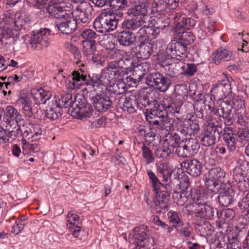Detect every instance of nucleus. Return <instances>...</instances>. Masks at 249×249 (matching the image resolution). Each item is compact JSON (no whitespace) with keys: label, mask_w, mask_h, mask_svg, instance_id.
<instances>
[{"label":"nucleus","mask_w":249,"mask_h":249,"mask_svg":"<svg viewBox=\"0 0 249 249\" xmlns=\"http://www.w3.org/2000/svg\"><path fill=\"white\" fill-rule=\"evenodd\" d=\"M46 10L50 16L55 18L54 27L61 34L69 35L75 31L77 28V21L70 10L56 3H50Z\"/></svg>","instance_id":"nucleus-1"},{"label":"nucleus","mask_w":249,"mask_h":249,"mask_svg":"<svg viewBox=\"0 0 249 249\" xmlns=\"http://www.w3.org/2000/svg\"><path fill=\"white\" fill-rule=\"evenodd\" d=\"M71 76L72 89H79L82 86L86 85L90 92L94 91L102 92L104 90L107 89L110 82L108 75H102L99 78L91 77L89 75H87L82 69L73 71Z\"/></svg>","instance_id":"nucleus-2"},{"label":"nucleus","mask_w":249,"mask_h":249,"mask_svg":"<svg viewBox=\"0 0 249 249\" xmlns=\"http://www.w3.org/2000/svg\"><path fill=\"white\" fill-rule=\"evenodd\" d=\"M123 15L121 11L103 9L94 21V28L97 32L103 34L113 31L117 29L120 18Z\"/></svg>","instance_id":"nucleus-3"},{"label":"nucleus","mask_w":249,"mask_h":249,"mask_svg":"<svg viewBox=\"0 0 249 249\" xmlns=\"http://www.w3.org/2000/svg\"><path fill=\"white\" fill-rule=\"evenodd\" d=\"M172 19L174 23L172 26V32L174 35H180L178 39L187 47L194 42L195 36L191 32L186 31L195 26L196 21L191 18L182 17L180 13L173 15Z\"/></svg>","instance_id":"nucleus-4"},{"label":"nucleus","mask_w":249,"mask_h":249,"mask_svg":"<svg viewBox=\"0 0 249 249\" xmlns=\"http://www.w3.org/2000/svg\"><path fill=\"white\" fill-rule=\"evenodd\" d=\"M215 121V119L212 116L208 117L206 128L201 139L202 144L205 146L214 145L220 138L223 129L218 122L216 124Z\"/></svg>","instance_id":"nucleus-5"},{"label":"nucleus","mask_w":249,"mask_h":249,"mask_svg":"<svg viewBox=\"0 0 249 249\" xmlns=\"http://www.w3.org/2000/svg\"><path fill=\"white\" fill-rule=\"evenodd\" d=\"M72 103V94L67 93L57 101L52 98L49 100L46 108V116L51 120H55L62 115L61 108H67Z\"/></svg>","instance_id":"nucleus-6"},{"label":"nucleus","mask_w":249,"mask_h":249,"mask_svg":"<svg viewBox=\"0 0 249 249\" xmlns=\"http://www.w3.org/2000/svg\"><path fill=\"white\" fill-rule=\"evenodd\" d=\"M200 148V144L196 139H183L176 149V153L179 158H189L196 154Z\"/></svg>","instance_id":"nucleus-7"},{"label":"nucleus","mask_w":249,"mask_h":249,"mask_svg":"<svg viewBox=\"0 0 249 249\" xmlns=\"http://www.w3.org/2000/svg\"><path fill=\"white\" fill-rule=\"evenodd\" d=\"M68 107V112L75 118L82 120L90 117L92 114L93 109L91 105L84 99L81 101L78 100L73 101L72 100V103Z\"/></svg>","instance_id":"nucleus-8"},{"label":"nucleus","mask_w":249,"mask_h":249,"mask_svg":"<svg viewBox=\"0 0 249 249\" xmlns=\"http://www.w3.org/2000/svg\"><path fill=\"white\" fill-rule=\"evenodd\" d=\"M234 83L231 77L225 75L224 77L218 81L211 89L214 99L220 100L226 98L231 92V86Z\"/></svg>","instance_id":"nucleus-9"},{"label":"nucleus","mask_w":249,"mask_h":249,"mask_svg":"<svg viewBox=\"0 0 249 249\" xmlns=\"http://www.w3.org/2000/svg\"><path fill=\"white\" fill-rule=\"evenodd\" d=\"M225 176V172L219 167L211 169L209 172L208 178L205 181L207 189L211 193L217 194L221 188L222 179Z\"/></svg>","instance_id":"nucleus-10"},{"label":"nucleus","mask_w":249,"mask_h":249,"mask_svg":"<svg viewBox=\"0 0 249 249\" xmlns=\"http://www.w3.org/2000/svg\"><path fill=\"white\" fill-rule=\"evenodd\" d=\"M50 30L42 28L37 32H33L29 40L31 48L34 50L41 51L47 47L50 40L49 38Z\"/></svg>","instance_id":"nucleus-11"},{"label":"nucleus","mask_w":249,"mask_h":249,"mask_svg":"<svg viewBox=\"0 0 249 249\" xmlns=\"http://www.w3.org/2000/svg\"><path fill=\"white\" fill-rule=\"evenodd\" d=\"M145 82L148 86L163 92L168 90L171 84L169 78L158 72L148 74L145 78Z\"/></svg>","instance_id":"nucleus-12"},{"label":"nucleus","mask_w":249,"mask_h":249,"mask_svg":"<svg viewBox=\"0 0 249 249\" xmlns=\"http://www.w3.org/2000/svg\"><path fill=\"white\" fill-rule=\"evenodd\" d=\"M139 37L142 40L138 42V44L131 49L132 53L138 58L147 59L152 54V44L146 39L147 36L141 35Z\"/></svg>","instance_id":"nucleus-13"},{"label":"nucleus","mask_w":249,"mask_h":249,"mask_svg":"<svg viewBox=\"0 0 249 249\" xmlns=\"http://www.w3.org/2000/svg\"><path fill=\"white\" fill-rule=\"evenodd\" d=\"M93 11V6L89 2L78 4L73 13L77 24L79 23H89L91 19Z\"/></svg>","instance_id":"nucleus-14"},{"label":"nucleus","mask_w":249,"mask_h":249,"mask_svg":"<svg viewBox=\"0 0 249 249\" xmlns=\"http://www.w3.org/2000/svg\"><path fill=\"white\" fill-rule=\"evenodd\" d=\"M179 5V0H154L151 5V12L164 14L176 9Z\"/></svg>","instance_id":"nucleus-15"},{"label":"nucleus","mask_w":249,"mask_h":249,"mask_svg":"<svg viewBox=\"0 0 249 249\" xmlns=\"http://www.w3.org/2000/svg\"><path fill=\"white\" fill-rule=\"evenodd\" d=\"M232 109V106L230 104L229 100H227L222 102L216 110H213L211 112L213 115L223 118L226 125H230L233 123L232 118L234 116Z\"/></svg>","instance_id":"nucleus-16"},{"label":"nucleus","mask_w":249,"mask_h":249,"mask_svg":"<svg viewBox=\"0 0 249 249\" xmlns=\"http://www.w3.org/2000/svg\"><path fill=\"white\" fill-rule=\"evenodd\" d=\"M235 193L232 186L228 181L227 184L222 186L217 199L220 205L223 207H228L234 201Z\"/></svg>","instance_id":"nucleus-17"},{"label":"nucleus","mask_w":249,"mask_h":249,"mask_svg":"<svg viewBox=\"0 0 249 249\" xmlns=\"http://www.w3.org/2000/svg\"><path fill=\"white\" fill-rule=\"evenodd\" d=\"M164 105L165 106L167 117L171 114L178 118L179 117V114L183 113V103L181 100L166 96L164 97Z\"/></svg>","instance_id":"nucleus-18"},{"label":"nucleus","mask_w":249,"mask_h":249,"mask_svg":"<svg viewBox=\"0 0 249 249\" xmlns=\"http://www.w3.org/2000/svg\"><path fill=\"white\" fill-rule=\"evenodd\" d=\"M92 103L95 110L99 112H104L112 107V97L105 94H97L91 98Z\"/></svg>","instance_id":"nucleus-19"},{"label":"nucleus","mask_w":249,"mask_h":249,"mask_svg":"<svg viewBox=\"0 0 249 249\" xmlns=\"http://www.w3.org/2000/svg\"><path fill=\"white\" fill-rule=\"evenodd\" d=\"M122 27L124 30L136 31L141 34V32L145 31L146 22L142 18L133 17L124 20L122 24Z\"/></svg>","instance_id":"nucleus-20"},{"label":"nucleus","mask_w":249,"mask_h":249,"mask_svg":"<svg viewBox=\"0 0 249 249\" xmlns=\"http://www.w3.org/2000/svg\"><path fill=\"white\" fill-rule=\"evenodd\" d=\"M195 213L196 216L206 219H213L215 216H218L217 209L208 204L206 200L199 202Z\"/></svg>","instance_id":"nucleus-21"},{"label":"nucleus","mask_w":249,"mask_h":249,"mask_svg":"<svg viewBox=\"0 0 249 249\" xmlns=\"http://www.w3.org/2000/svg\"><path fill=\"white\" fill-rule=\"evenodd\" d=\"M154 200V210L157 213H164L170 208L168 193L156 192Z\"/></svg>","instance_id":"nucleus-22"},{"label":"nucleus","mask_w":249,"mask_h":249,"mask_svg":"<svg viewBox=\"0 0 249 249\" xmlns=\"http://www.w3.org/2000/svg\"><path fill=\"white\" fill-rule=\"evenodd\" d=\"M133 232L135 238L141 243L143 242L142 246H148L150 245L154 244V239L149 234L147 226H142L135 227L133 230Z\"/></svg>","instance_id":"nucleus-23"},{"label":"nucleus","mask_w":249,"mask_h":249,"mask_svg":"<svg viewBox=\"0 0 249 249\" xmlns=\"http://www.w3.org/2000/svg\"><path fill=\"white\" fill-rule=\"evenodd\" d=\"M181 166L187 173L194 177H199L203 168L202 163L196 159H188L183 161Z\"/></svg>","instance_id":"nucleus-24"},{"label":"nucleus","mask_w":249,"mask_h":249,"mask_svg":"<svg viewBox=\"0 0 249 249\" xmlns=\"http://www.w3.org/2000/svg\"><path fill=\"white\" fill-rule=\"evenodd\" d=\"M166 50L168 54L181 57L187 53V47L178 39L174 40L167 45Z\"/></svg>","instance_id":"nucleus-25"},{"label":"nucleus","mask_w":249,"mask_h":249,"mask_svg":"<svg viewBox=\"0 0 249 249\" xmlns=\"http://www.w3.org/2000/svg\"><path fill=\"white\" fill-rule=\"evenodd\" d=\"M3 119L7 124L6 127L8 125L10 127L12 125H17L18 123L22 120L21 115L15 108L11 106L6 107Z\"/></svg>","instance_id":"nucleus-26"},{"label":"nucleus","mask_w":249,"mask_h":249,"mask_svg":"<svg viewBox=\"0 0 249 249\" xmlns=\"http://www.w3.org/2000/svg\"><path fill=\"white\" fill-rule=\"evenodd\" d=\"M117 40L120 46L128 47L135 44L136 36L131 31L123 30L118 33Z\"/></svg>","instance_id":"nucleus-27"},{"label":"nucleus","mask_w":249,"mask_h":249,"mask_svg":"<svg viewBox=\"0 0 249 249\" xmlns=\"http://www.w3.org/2000/svg\"><path fill=\"white\" fill-rule=\"evenodd\" d=\"M237 133L236 134L231 127H225L222 135L225 145L231 151L235 150L237 142Z\"/></svg>","instance_id":"nucleus-28"},{"label":"nucleus","mask_w":249,"mask_h":249,"mask_svg":"<svg viewBox=\"0 0 249 249\" xmlns=\"http://www.w3.org/2000/svg\"><path fill=\"white\" fill-rule=\"evenodd\" d=\"M164 97L160 102L154 99L150 108H147L144 113L154 116H159L161 118H167L165 106L164 105Z\"/></svg>","instance_id":"nucleus-29"},{"label":"nucleus","mask_w":249,"mask_h":249,"mask_svg":"<svg viewBox=\"0 0 249 249\" xmlns=\"http://www.w3.org/2000/svg\"><path fill=\"white\" fill-rule=\"evenodd\" d=\"M233 178L240 191H247L249 188V179L245 173L233 170Z\"/></svg>","instance_id":"nucleus-30"},{"label":"nucleus","mask_w":249,"mask_h":249,"mask_svg":"<svg viewBox=\"0 0 249 249\" xmlns=\"http://www.w3.org/2000/svg\"><path fill=\"white\" fill-rule=\"evenodd\" d=\"M152 94V93H149L147 91L140 93L136 100L137 107L140 109H143L146 107H149L150 108L154 100Z\"/></svg>","instance_id":"nucleus-31"},{"label":"nucleus","mask_w":249,"mask_h":249,"mask_svg":"<svg viewBox=\"0 0 249 249\" xmlns=\"http://www.w3.org/2000/svg\"><path fill=\"white\" fill-rule=\"evenodd\" d=\"M139 135L149 143H152L157 135V131L155 128L150 126L140 125L138 128Z\"/></svg>","instance_id":"nucleus-32"},{"label":"nucleus","mask_w":249,"mask_h":249,"mask_svg":"<svg viewBox=\"0 0 249 249\" xmlns=\"http://www.w3.org/2000/svg\"><path fill=\"white\" fill-rule=\"evenodd\" d=\"M213 56L214 62L216 64L221 61H229L233 58L231 52L222 48H218Z\"/></svg>","instance_id":"nucleus-33"},{"label":"nucleus","mask_w":249,"mask_h":249,"mask_svg":"<svg viewBox=\"0 0 249 249\" xmlns=\"http://www.w3.org/2000/svg\"><path fill=\"white\" fill-rule=\"evenodd\" d=\"M20 19H18L15 22V25L13 29H3L1 31L0 30V42L3 43V39H7L10 37H13L15 36H17V34H15L14 31L17 32L18 31L21 30L23 27V25L19 24Z\"/></svg>","instance_id":"nucleus-34"},{"label":"nucleus","mask_w":249,"mask_h":249,"mask_svg":"<svg viewBox=\"0 0 249 249\" xmlns=\"http://www.w3.org/2000/svg\"><path fill=\"white\" fill-rule=\"evenodd\" d=\"M180 136L176 133H169L163 138V144L174 151L180 142Z\"/></svg>","instance_id":"nucleus-35"},{"label":"nucleus","mask_w":249,"mask_h":249,"mask_svg":"<svg viewBox=\"0 0 249 249\" xmlns=\"http://www.w3.org/2000/svg\"><path fill=\"white\" fill-rule=\"evenodd\" d=\"M50 92L46 91L42 89L37 90L33 94V98L35 103L36 105L48 104L49 100H51L52 98Z\"/></svg>","instance_id":"nucleus-36"},{"label":"nucleus","mask_w":249,"mask_h":249,"mask_svg":"<svg viewBox=\"0 0 249 249\" xmlns=\"http://www.w3.org/2000/svg\"><path fill=\"white\" fill-rule=\"evenodd\" d=\"M190 193L187 191L181 189L180 191H174L172 198L178 206H182L188 201Z\"/></svg>","instance_id":"nucleus-37"},{"label":"nucleus","mask_w":249,"mask_h":249,"mask_svg":"<svg viewBox=\"0 0 249 249\" xmlns=\"http://www.w3.org/2000/svg\"><path fill=\"white\" fill-rule=\"evenodd\" d=\"M184 63L182 61L174 62L172 64L165 70L168 71V74L172 77H175L180 74L183 73Z\"/></svg>","instance_id":"nucleus-38"},{"label":"nucleus","mask_w":249,"mask_h":249,"mask_svg":"<svg viewBox=\"0 0 249 249\" xmlns=\"http://www.w3.org/2000/svg\"><path fill=\"white\" fill-rule=\"evenodd\" d=\"M133 75L138 77V82H140L149 70V65L146 62L140 63L136 65H133Z\"/></svg>","instance_id":"nucleus-39"},{"label":"nucleus","mask_w":249,"mask_h":249,"mask_svg":"<svg viewBox=\"0 0 249 249\" xmlns=\"http://www.w3.org/2000/svg\"><path fill=\"white\" fill-rule=\"evenodd\" d=\"M18 101L22 106L23 113L26 117L31 118L33 115V110L30 98L26 95H24L19 99Z\"/></svg>","instance_id":"nucleus-40"},{"label":"nucleus","mask_w":249,"mask_h":249,"mask_svg":"<svg viewBox=\"0 0 249 249\" xmlns=\"http://www.w3.org/2000/svg\"><path fill=\"white\" fill-rule=\"evenodd\" d=\"M30 126L29 127H25L24 125H23L22 126H20V130H21L20 135L22 137V139L21 140L22 143L23 145V153H24V149L25 147L28 148L29 149H31L33 148L34 145L32 144H30L27 142V141H31V133H30Z\"/></svg>","instance_id":"nucleus-41"},{"label":"nucleus","mask_w":249,"mask_h":249,"mask_svg":"<svg viewBox=\"0 0 249 249\" xmlns=\"http://www.w3.org/2000/svg\"><path fill=\"white\" fill-rule=\"evenodd\" d=\"M127 89V87L124 79L119 78L115 83L109 87V91L119 95L124 93Z\"/></svg>","instance_id":"nucleus-42"},{"label":"nucleus","mask_w":249,"mask_h":249,"mask_svg":"<svg viewBox=\"0 0 249 249\" xmlns=\"http://www.w3.org/2000/svg\"><path fill=\"white\" fill-rule=\"evenodd\" d=\"M156 167L158 172L162 175L164 181L167 182L172 174V170L168 163L160 162L157 164Z\"/></svg>","instance_id":"nucleus-43"},{"label":"nucleus","mask_w":249,"mask_h":249,"mask_svg":"<svg viewBox=\"0 0 249 249\" xmlns=\"http://www.w3.org/2000/svg\"><path fill=\"white\" fill-rule=\"evenodd\" d=\"M136 100V97L135 96H132L131 97H125V101L123 103V109L130 114L135 112L136 109L134 105H137Z\"/></svg>","instance_id":"nucleus-44"},{"label":"nucleus","mask_w":249,"mask_h":249,"mask_svg":"<svg viewBox=\"0 0 249 249\" xmlns=\"http://www.w3.org/2000/svg\"><path fill=\"white\" fill-rule=\"evenodd\" d=\"M147 174L150 182L152 183V187L154 193L160 191V187L163 185L155 174L152 170L148 169L147 171Z\"/></svg>","instance_id":"nucleus-45"},{"label":"nucleus","mask_w":249,"mask_h":249,"mask_svg":"<svg viewBox=\"0 0 249 249\" xmlns=\"http://www.w3.org/2000/svg\"><path fill=\"white\" fill-rule=\"evenodd\" d=\"M170 19L166 17L156 18L153 20L152 23L155 28H158L162 31L170 25Z\"/></svg>","instance_id":"nucleus-46"},{"label":"nucleus","mask_w":249,"mask_h":249,"mask_svg":"<svg viewBox=\"0 0 249 249\" xmlns=\"http://www.w3.org/2000/svg\"><path fill=\"white\" fill-rule=\"evenodd\" d=\"M146 121L150 125L157 126V128H161L163 125L164 119L156 115L154 116L147 113H144Z\"/></svg>","instance_id":"nucleus-47"},{"label":"nucleus","mask_w":249,"mask_h":249,"mask_svg":"<svg viewBox=\"0 0 249 249\" xmlns=\"http://www.w3.org/2000/svg\"><path fill=\"white\" fill-rule=\"evenodd\" d=\"M81 36L84 41L96 42V39L99 37L95 32L90 29H85L81 33Z\"/></svg>","instance_id":"nucleus-48"},{"label":"nucleus","mask_w":249,"mask_h":249,"mask_svg":"<svg viewBox=\"0 0 249 249\" xmlns=\"http://www.w3.org/2000/svg\"><path fill=\"white\" fill-rule=\"evenodd\" d=\"M83 53L86 56L90 57V55L94 54L96 51V42H89L83 41Z\"/></svg>","instance_id":"nucleus-49"},{"label":"nucleus","mask_w":249,"mask_h":249,"mask_svg":"<svg viewBox=\"0 0 249 249\" xmlns=\"http://www.w3.org/2000/svg\"><path fill=\"white\" fill-rule=\"evenodd\" d=\"M129 15H132L134 17L144 19V17L147 15V12L144 6L138 5L131 8L129 10Z\"/></svg>","instance_id":"nucleus-50"},{"label":"nucleus","mask_w":249,"mask_h":249,"mask_svg":"<svg viewBox=\"0 0 249 249\" xmlns=\"http://www.w3.org/2000/svg\"><path fill=\"white\" fill-rule=\"evenodd\" d=\"M129 0H110L109 6L114 11H121L128 5Z\"/></svg>","instance_id":"nucleus-51"},{"label":"nucleus","mask_w":249,"mask_h":249,"mask_svg":"<svg viewBox=\"0 0 249 249\" xmlns=\"http://www.w3.org/2000/svg\"><path fill=\"white\" fill-rule=\"evenodd\" d=\"M173 151L170 148H168L163 144L162 146L159 147L155 151V155L159 158L163 159H167L173 154Z\"/></svg>","instance_id":"nucleus-52"},{"label":"nucleus","mask_w":249,"mask_h":249,"mask_svg":"<svg viewBox=\"0 0 249 249\" xmlns=\"http://www.w3.org/2000/svg\"><path fill=\"white\" fill-rule=\"evenodd\" d=\"M189 193H190L191 199L196 202L197 205H199V202H204L207 198L205 195L199 189H192Z\"/></svg>","instance_id":"nucleus-53"},{"label":"nucleus","mask_w":249,"mask_h":249,"mask_svg":"<svg viewBox=\"0 0 249 249\" xmlns=\"http://www.w3.org/2000/svg\"><path fill=\"white\" fill-rule=\"evenodd\" d=\"M142 156L145 160L146 164H148L154 162L155 159L152 155V151L150 150V148L143 143L142 147Z\"/></svg>","instance_id":"nucleus-54"},{"label":"nucleus","mask_w":249,"mask_h":249,"mask_svg":"<svg viewBox=\"0 0 249 249\" xmlns=\"http://www.w3.org/2000/svg\"><path fill=\"white\" fill-rule=\"evenodd\" d=\"M230 104L232 106V108L241 110V113L244 112V101L238 96L234 97L231 100H229Z\"/></svg>","instance_id":"nucleus-55"},{"label":"nucleus","mask_w":249,"mask_h":249,"mask_svg":"<svg viewBox=\"0 0 249 249\" xmlns=\"http://www.w3.org/2000/svg\"><path fill=\"white\" fill-rule=\"evenodd\" d=\"M31 133V142L36 141L39 139L42 134V130L38 124H30Z\"/></svg>","instance_id":"nucleus-56"},{"label":"nucleus","mask_w":249,"mask_h":249,"mask_svg":"<svg viewBox=\"0 0 249 249\" xmlns=\"http://www.w3.org/2000/svg\"><path fill=\"white\" fill-rule=\"evenodd\" d=\"M197 65L193 63H184L183 75L192 76L198 70Z\"/></svg>","instance_id":"nucleus-57"},{"label":"nucleus","mask_w":249,"mask_h":249,"mask_svg":"<svg viewBox=\"0 0 249 249\" xmlns=\"http://www.w3.org/2000/svg\"><path fill=\"white\" fill-rule=\"evenodd\" d=\"M207 99L212 100V97L208 94L203 96V98L200 99L199 100H196L194 105H193L195 109L201 112L203 110V107L206 106V102Z\"/></svg>","instance_id":"nucleus-58"},{"label":"nucleus","mask_w":249,"mask_h":249,"mask_svg":"<svg viewBox=\"0 0 249 249\" xmlns=\"http://www.w3.org/2000/svg\"><path fill=\"white\" fill-rule=\"evenodd\" d=\"M233 170L242 173L244 172L247 175L249 173V162L246 160H240L239 161V166L235 167Z\"/></svg>","instance_id":"nucleus-59"},{"label":"nucleus","mask_w":249,"mask_h":249,"mask_svg":"<svg viewBox=\"0 0 249 249\" xmlns=\"http://www.w3.org/2000/svg\"><path fill=\"white\" fill-rule=\"evenodd\" d=\"M168 215L169 218V222L173 226H180L181 221L177 212L170 211L168 212Z\"/></svg>","instance_id":"nucleus-60"},{"label":"nucleus","mask_w":249,"mask_h":249,"mask_svg":"<svg viewBox=\"0 0 249 249\" xmlns=\"http://www.w3.org/2000/svg\"><path fill=\"white\" fill-rule=\"evenodd\" d=\"M119 67L124 69H128L129 67L133 64L130 56L126 57L124 55L121 58L118 59Z\"/></svg>","instance_id":"nucleus-61"},{"label":"nucleus","mask_w":249,"mask_h":249,"mask_svg":"<svg viewBox=\"0 0 249 249\" xmlns=\"http://www.w3.org/2000/svg\"><path fill=\"white\" fill-rule=\"evenodd\" d=\"M65 47L68 51L73 54L76 59H79L81 57L80 53L76 46L68 42L65 43Z\"/></svg>","instance_id":"nucleus-62"},{"label":"nucleus","mask_w":249,"mask_h":249,"mask_svg":"<svg viewBox=\"0 0 249 249\" xmlns=\"http://www.w3.org/2000/svg\"><path fill=\"white\" fill-rule=\"evenodd\" d=\"M144 32H146V34L148 32L151 37L154 39L157 37L163 31L158 28H155L154 25H152L151 26L146 25Z\"/></svg>","instance_id":"nucleus-63"},{"label":"nucleus","mask_w":249,"mask_h":249,"mask_svg":"<svg viewBox=\"0 0 249 249\" xmlns=\"http://www.w3.org/2000/svg\"><path fill=\"white\" fill-rule=\"evenodd\" d=\"M239 207L241 210H248L249 209V193H247L246 196L243 198L242 200L238 202Z\"/></svg>","instance_id":"nucleus-64"}]
</instances>
